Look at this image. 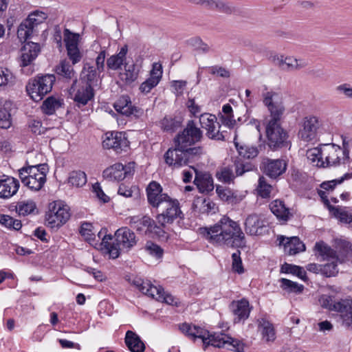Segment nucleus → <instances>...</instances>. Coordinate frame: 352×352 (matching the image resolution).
I'll list each match as a JSON object with an SVG mask.
<instances>
[{"label":"nucleus","mask_w":352,"mask_h":352,"mask_svg":"<svg viewBox=\"0 0 352 352\" xmlns=\"http://www.w3.org/2000/svg\"><path fill=\"white\" fill-rule=\"evenodd\" d=\"M56 81V78L54 74H38L29 80L25 88H52Z\"/></svg>","instance_id":"26"},{"label":"nucleus","mask_w":352,"mask_h":352,"mask_svg":"<svg viewBox=\"0 0 352 352\" xmlns=\"http://www.w3.org/2000/svg\"><path fill=\"white\" fill-rule=\"evenodd\" d=\"M116 243H110L111 235H104L102 239V244L107 250L111 258H116L120 255L121 250L128 251L136 244L135 235L127 227L118 229L115 233Z\"/></svg>","instance_id":"4"},{"label":"nucleus","mask_w":352,"mask_h":352,"mask_svg":"<svg viewBox=\"0 0 352 352\" xmlns=\"http://www.w3.org/2000/svg\"><path fill=\"white\" fill-rule=\"evenodd\" d=\"M192 171L195 173L194 183L201 192L208 193L213 190L214 184L211 175L198 173L194 168Z\"/></svg>","instance_id":"24"},{"label":"nucleus","mask_w":352,"mask_h":352,"mask_svg":"<svg viewBox=\"0 0 352 352\" xmlns=\"http://www.w3.org/2000/svg\"><path fill=\"white\" fill-rule=\"evenodd\" d=\"M105 136L102 142L104 148L113 149L116 153H120L129 146V142L123 132L110 131Z\"/></svg>","instance_id":"14"},{"label":"nucleus","mask_w":352,"mask_h":352,"mask_svg":"<svg viewBox=\"0 0 352 352\" xmlns=\"http://www.w3.org/2000/svg\"><path fill=\"white\" fill-rule=\"evenodd\" d=\"M63 36L66 49L78 47L79 34L72 32L69 29L65 28L63 31Z\"/></svg>","instance_id":"46"},{"label":"nucleus","mask_w":352,"mask_h":352,"mask_svg":"<svg viewBox=\"0 0 352 352\" xmlns=\"http://www.w3.org/2000/svg\"><path fill=\"white\" fill-rule=\"evenodd\" d=\"M40 45L37 43L28 42L22 48L21 66L25 67L32 63L40 52Z\"/></svg>","instance_id":"23"},{"label":"nucleus","mask_w":352,"mask_h":352,"mask_svg":"<svg viewBox=\"0 0 352 352\" xmlns=\"http://www.w3.org/2000/svg\"><path fill=\"white\" fill-rule=\"evenodd\" d=\"M320 305L329 310L331 311H338L340 309L342 305V300L336 302L333 298L328 295H322L319 298Z\"/></svg>","instance_id":"41"},{"label":"nucleus","mask_w":352,"mask_h":352,"mask_svg":"<svg viewBox=\"0 0 352 352\" xmlns=\"http://www.w3.org/2000/svg\"><path fill=\"white\" fill-rule=\"evenodd\" d=\"M351 177V175L345 174L343 177L340 179H333L331 181L324 182L320 184L321 188L325 190H333L337 184H341L344 179H349Z\"/></svg>","instance_id":"60"},{"label":"nucleus","mask_w":352,"mask_h":352,"mask_svg":"<svg viewBox=\"0 0 352 352\" xmlns=\"http://www.w3.org/2000/svg\"><path fill=\"white\" fill-rule=\"evenodd\" d=\"M36 209V204L32 200L22 201L17 203L16 210L19 215L27 216Z\"/></svg>","instance_id":"44"},{"label":"nucleus","mask_w":352,"mask_h":352,"mask_svg":"<svg viewBox=\"0 0 352 352\" xmlns=\"http://www.w3.org/2000/svg\"><path fill=\"white\" fill-rule=\"evenodd\" d=\"M307 157L318 167L324 166L323 144L307 150Z\"/></svg>","instance_id":"36"},{"label":"nucleus","mask_w":352,"mask_h":352,"mask_svg":"<svg viewBox=\"0 0 352 352\" xmlns=\"http://www.w3.org/2000/svg\"><path fill=\"white\" fill-rule=\"evenodd\" d=\"M314 250L322 261H327L325 264L321 265L322 274L327 277L335 276L338 273L339 258L336 252L323 241L316 243Z\"/></svg>","instance_id":"7"},{"label":"nucleus","mask_w":352,"mask_h":352,"mask_svg":"<svg viewBox=\"0 0 352 352\" xmlns=\"http://www.w3.org/2000/svg\"><path fill=\"white\" fill-rule=\"evenodd\" d=\"M129 225L131 227L138 232H142L146 228L145 232H154L158 235L161 234L162 229L157 226L155 222L148 216L140 217L134 216L129 218Z\"/></svg>","instance_id":"17"},{"label":"nucleus","mask_w":352,"mask_h":352,"mask_svg":"<svg viewBox=\"0 0 352 352\" xmlns=\"http://www.w3.org/2000/svg\"><path fill=\"white\" fill-rule=\"evenodd\" d=\"M188 43L197 52L207 53L210 51V47L199 37L192 38L188 41Z\"/></svg>","instance_id":"55"},{"label":"nucleus","mask_w":352,"mask_h":352,"mask_svg":"<svg viewBox=\"0 0 352 352\" xmlns=\"http://www.w3.org/2000/svg\"><path fill=\"white\" fill-rule=\"evenodd\" d=\"M287 164L283 160L266 159L262 163L263 173L271 178H276L286 170Z\"/></svg>","instance_id":"18"},{"label":"nucleus","mask_w":352,"mask_h":352,"mask_svg":"<svg viewBox=\"0 0 352 352\" xmlns=\"http://www.w3.org/2000/svg\"><path fill=\"white\" fill-rule=\"evenodd\" d=\"M66 50L67 56L72 60L73 65H75L76 63L80 61L82 58V54L78 47L67 48Z\"/></svg>","instance_id":"64"},{"label":"nucleus","mask_w":352,"mask_h":352,"mask_svg":"<svg viewBox=\"0 0 352 352\" xmlns=\"http://www.w3.org/2000/svg\"><path fill=\"white\" fill-rule=\"evenodd\" d=\"M272 212L279 219L287 221L291 217L292 213L284 202L281 200H275L270 205Z\"/></svg>","instance_id":"31"},{"label":"nucleus","mask_w":352,"mask_h":352,"mask_svg":"<svg viewBox=\"0 0 352 352\" xmlns=\"http://www.w3.org/2000/svg\"><path fill=\"white\" fill-rule=\"evenodd\" d=\"M264 228V221L259 214L252 213L248 215L245 219L244 229L248 234L260 235L263 233Z\"/></svg>","instance_id":"21"},{"label":"nucleus","mask_w":352,"mask_h":352,"mask_svg":"<svg viewBox=\"0 0 352 352\" xmlns=\"http://www.w3.org/2000/svg\"><path fill=\"white\" fill-rule=\"evenodd\" d=\"M248 169L245 168V165L234 162L230 164H223L218 168L215 176L217 179L225 184H230L234 182L236 176L242 175Z\"/></svg>","instance_id":"13"},{"label":"nucleus","mask_w":352,"mask_h":352,"mask_svg":"<svg viewBox=\"0 0 352 352\" xmlns=\"http://www.w3.org/2000/svg\"><path fill=\"white\" fill-rule=\"evenodd\" d=\"M43 90L44 89H25L27 94L30 96L31 99L34 102L41 101L44 96L50 92V91L52 89H45V91H43Z\"/></svg>","instance_id":"63"},{"label":"nucleus","mask_w":352,"mask_h":352,"mask_svg":"<svg viewBox=\"0 0 352 352\" xmlns=\"http://www.w3.org/2000/svg\"><path fill=\"white\" fill-rule=\"evenodd\" d=\"M234 144L239 155L245 158H254L258 154V148L256 146L248 145L239 146L237 142Z\"/></svg>","instance_id":"48"},{"label":"nucleus","mask_w":352,"mask_h":352,"mask_svg":"<svg viewBox=\"0 0 352 352\" xmlns=\"http://www.w3.org/2000/svg\"><path fill=\"white\" fill-rule=\"evenodd\" d=\"M280 282L281 283V287L289 292L301 291L302 288V285L300 287L296 283L287 278H281Z\"/></svg>","instance_id":"62"},{"label":"nucleus","mask_w":352,"mask_h":352,"mask_svg":"<svg viewBox=\"0 0 352 352\" xmlns=\"http://www.w3.org/2000/svg\"><path fill=\"white\" fill-rule=\"evenodd\" d=\"M279 244L283 245L284 252L289 255H295L305 250V244L296 236L285 237L280 236L278 238Z\"/></svg>","instance_id":"22"},{"label":"nucleus","mask_w":352,"mask_h":352,"mask_svg":"<svg viewBox=\"0 0 352 352\" xmlns=\"http://www.w3.org/2000/svg\"><path fill=\"white\" fill-rule=\"evenodd\" d=\"M146 190L148 204L157 212L156 220L160 227H165L177 218L182 217L179 201L163 192V188L158 182H150Z\"/></svg>","instance_id":"2"},{"label":"nucleus","mask_w":352,"mask_h":352,"mask_svg":"<svg viewBox=\"0 0 352 352\" xmlns=\"http://www.w3.org/2000/svg\"><path fill=\"white\" fill-rule=\"evenodd\" d=\"M94 89H77L74 100L78 107L84 106L91 100L94 96Z\"/></svg>","instance_id":"40"},{"label":"nucleus","mask_w":352,"mask_h":352,"mask_svg":"<svg viewBox=\"0 0 352 352\" xmlns=\"http://www.w3.org/2000/svg\"><path fill=\"white\" fill-rule=\"evenodd\" d=\"M62 105V100L54 96L48 97L42 104L43 111L47 115H52Z\"/></svg>","instance_id":"39"},{"label":"nucleus","mask_w":352,"mask_h":352,"mask_svg":"<svg viewBox=\"0 0 352 352\" xmlns=\"http://www.w3.org/2000/svg\"><path fill=\"white\" fill-rule=\"evenodd\" d=\"M56 73L59 76L57 81L70 80L74 76V70L71 67L69 62L64 60L60 61V64L56 67Z\"/></svg>","instance_id":"35"},{"label":"nucleus","mask_w":352,"mask_h":352,"mask_svg":"<svg viewBox=\"0 0 352 352\" xmlns=\"http://www.w3.org/2000/svg\"><path fill=\"white\" fill-rule=\"evenodd\" d=\"M343 148L334 144H323L324 166H338L345 164L349 158L347 143L345 138H342Z\"/></svg>","instance_id":"8"},{"label":"nucleus","mask_w":352,"mask_h":352,"mask_svg":"<svg viewBox=\"0 0 352 352\" xmlns=\"http://www.w3.org/2000/svg\"><path fill=\"white\" fill-rule=\"evenodd\" d=\"M126 67V65H125V72L120 74V78L126 85H130L137 79L138 74L135 72L134 65L129 66L128 69Z\"/></svg>","instance_id":"54"},{"label":"nucleus","mask_w":352,"mask_h":352,"mask_svg":"<svg viewBox=\"0 0 352 352\" xmlns=\"http://www.w3.org/2000/svg\"><path fill=\"white\" fill-rule=\"evenodd\" d=\"M230 308L234 316V323H239L248 319L251 311L250 303L248 300L245 298L232 301L230 305Z\"/></svg>","instance_id":"19"},{"label":"nucleus","mask_w":352,"mask_h":352,"mask_svg":"<svg viewBox=\"0 0 352 352\" xmlns=\"http://www.w3.org/2000/svg\"><path fill=\"white\" fill-rule=\"evenodd\" d=\"M329 212L342 223H350L352 222V214L343 209L335 206H330Z\"/></svg>","instance_id":"49"},{"label":"nucleus","mask_w":352,"mask_h":352,"mask_svg":"<svg viewBox=\"0 0 352 352\" xmlns=\"http://www.w3.org/2000/svg\"><path fill=\"white\" fill-rule=\"evenodd\" d=\"M162 74L163 69L162 64L160 63H153L149 78L141 84L140 88L155 87L162 79Z\"/></svg>","instance_id":"27"},{"label":"nucleus","mask_w":352,"mask_h":352,"mask_svg":"<svg viewBox=\"0 0 352 352\" xmlns=\"http://www.w3.org/2000/svg\"><path fill=\"white\" fill-rule=\"evenodd\" d=\"M342 306L338 311L342 325L349 330H352V300H342Z\"/></svg>","instance_id":"30"},{"label":"nucleus","mask_w":352,"mask_h":352,"mask_svg":"<svg viewBox=\"0 0 352 352\" xmlns=\"http://www.w3.org/2000/svg\"><path fill=\"white\" fill-rule=\"evenodd\" d=\"M259 328L261 331L263 338L267 342H272L275 340V331L272 324L264 318L258 320Z\"/></svg>","instance_id":"38"},{"label":"nucleus","mask_w":352,"mask_h":352,"mask_svg":"<svg viewBox=\"0 0 352 352\" xmlns=\"http://www.w3.org/2000/svg\"><path fill=\"white\" fill-rule=\"evenodd\" d=\"M70 217L69 208L60 201L49 204V210L45 215L47 224L53 228H59L65 223Z\"/></svg>","instance_id":"10"},{"label":"nucleus","mask_w":352,"mask_h":352,"mask_svg":"<svg viewBox=\"0 0 352 352\" xmlns=\"http://www.w3.org/2000/svg\"><path fill=\"white\" fill-rule=\"evenodd\" d=\"M209 73L217 77L228 78L230 77V72L226 67L214 65L208 68Z\"/></svg>","instance_id":"58"},{"label":"nucleus","mask_w":352,"mask_h":352,"mask_svg":"<svg viewBox=\"0 0 352 352\" xmlns=\"http://www.w3.org/2000/svg\"><path fill=\"white\" fill-rule=\"evenodd\" d=\"M123 164L116 163L106 169L102 173L104 179L110 181H120L124 179Z\"/></svg>","instance_id":"34"},{"label":"nucleus","mask_w":352,"mask_h":352,"mask_svg":"<svg viewBox=\"0 0 352 352\" xmlns=\"http://www.w3.org/2000/svg\"><path fill=\"white\" fill-rule=\"evenodd\" d=\"M272 190V185L269 184L264 177H260L256 188L257 194L263 198H268Z\"/></svg>","instance_id":"50"},{"label":"nucleus","mask_w":352,"mask_h":352,"mask_svg":"<svg viewBox=\"0 0 352 352\" xmlns=\"http://www.w3.org/2000/svg\"><path fill=\"white\" fill-rule=\"evenodd\" d=\"M145 250L149 254L157 258H160L163 256V250L158 245L151 241L146 243Z\"/></svg>","instance_id":"59"},{"label":"nucleus","mask_w":352,"mask_h":352,"mask_svg":"<svg viewBox=\"0 0 352 352\" xmlns=\"http://www.w3.org/2000/svg\"><path fill=\"white\" fill-rule=\"evenodd\" d=\"M80 79L86 84L85 88H94L98 86V82L99 81L96 69L89 63L85 64L80 74Z\"/></svg>","instance_id":"28"},{"label":"nucleus","mask_w":352,"mask_h":352,"mask_svg":"<svg viewBox=\"0 0 352 352\" xmlns=\"http://www.w3.org/2000/svg\"><path fill=\"white\" fill-rule=\"evenodd\" d=\"M213 10L226 14H232L237 12L236 8L231 3L224 0H217Z\"/></svg>","instance_id":"47"},{"label":"nucleus","mask_w":352,"mask_h":352,"mask_svg":"<svg viewBox=\"0 0 352 352\" xmlns=\"http://www.w3.org/2000/svg\"><path fill=\"white\" fill-rule=\"evenodd\" d=\"M183 333L191 339H201L204 347L212 345L217 348H226L228 350L241 352L243 349V344L224 333H215L210 335L209 331L196 325L183 323L179 326Z\"/></svg>","instance_id":"3"},{"label":"nucleus","mask_w":352,"mask_h":352,"mask_svg":"<svg viewBox=\"0 0 352 352\" xmlns=\"http://www.w3.org/2000/svg\"><path fill=\"white\" fill-rule=\"evenodd\" d=\"M68 183L77 188L82 187L87 183V175L80 170L72 171L69 174Z\"/></svg>","instance_id":"42"},{"label":"nucleus","mask_w":352,"mask_h":352,"mask_svg":"<svg viewBox=\"0 0 352 352\" xmlns=\"http://www.w3.org/2000/svg\"><path fill=\"white\" fill-rule=\"evenodd\" d=\"M19 187V182L14 177H8L0 179V197L9 198L16 193Z\"/></svg>","instance_id":"25"},{"label":"nucleus","mask_w":352,"mask_h":352,"mask_svg":"<svg viewBox=\"0 0 352 352\" xmlns=\"http://www.w3.org/2000/svg\"><path fill=\"white\" fill-rule=\"evenodd\" d=\"M10 106L8 102L3 107L0 106V128L8 129L12 124L11 114L8 109Z\"/></svg>","instance_id":"43"},{"label":"nucleus","mask_w":352,"mask_h":352,"mask_svg":"<svg viewBox=\"0 0 352 352\" xmlns=\"http://www.w3.org/2000/svg\"><path fill=\"white\" fill-rule=\"evenodd\" d=\"M0 223L5 227L15 230H19L22 226L20 220L6 214L0 215Z\"/></svg>","instance_id":"52"},{"label":"nucleus","mask_w":352,"mask_h":352,"mask_svg":"<svg viewBox=\"0 0 352 352\" xmlns=\"http://www.w3.org/2000/svg\"><path fill=\"white\" fill-rule=\"evenodd\" d=\"M266 135L268 146L271 148L277 149L288 146L287 133L281 127L280 124L267 123Z\"/></svg>","instance_id":"12"},{"label":"nucleus","mask_w":352,"mask_h":352,"mask_svg":"<svg viewBox=\"0 0 352 352\" xmlns=\"http://www.w3.org/2000/svg\"><path fill=\"white\" fill-rule=\"evenodd\" d=\"M240 254V251L237 250L232 254V270L239 274H241L244 272Z\"/></svg>","instance_id":"61"},{"label":"nucleus","mask_w":352,"mask_h":352,"mask_svg":"<svg viewBox=\"0 0 352 352\" xmlns=\"http://www.w3.org/2000/svg\"><path fill=\"white\" fill-rule=\"evenodd\" d=\"M128 52L127 45L121 47L120 52L111 56L107 60V66L109 69L118 70L124 65L126 60V56Z\"/></svg>","instance_id":"33"},{"label":"nucleus","mask_w":352,"mask_h":352,"mask_svg":"<svg viewBox=\"0 0 352 352\" xmlns=\"http://www.w3.org/2000/svg\"><path fill=\"white\" fill-rule=\"evenodd\" d=\"M199 122L201 128L206 130V135L209 138L217 140H224L223 132H220V125L214 115L210 113H202L199 116Z\"/></svg>","instance_id":"15"},{"label":"nucleus","mask_w":352,"mask_h":352,"mask_svg":"<svg viewBox=\"0 0 352 352\" xmlns=\"http://www.w3.org/2000/svg\"><path fill=\"white\" fill-rule=\"evenodd\" d=\"M318 128L319 121L318 118L315 116L305 117L300 124V128L298 133V138L306 142L314 140Z\"/></svg>","instance_id":"16"},{"label":"nucleus","mask_w":352,"mask_h":352,"mask_svg":"<svg viewBox=\"0 0 352 352\" xmlns=\"http://www.w3.org/2000/svg\"><path fill=\"white\" fill-rule=\"evenodd\" d=\"M216 192L219 198L229 204H235L241 200L230 188L217 186Z\"/></svg>","instance_id":"37"},{"label":"nucleus","mask_w":352,"mask_h":352,"mask_svg":"<svg viewBox=\"0 0 352 352\" xmlns=\"http://www.w3.org/2000/svg\"><path fill=\"white\" fill-rule=\"evenodd\" d=\"M161 124L164 131H173L180 126L181 122L171 117H165Z\"/></svg>","instance_id":"56"},{"label":"nucleus","mask_w":352,"mask_h":352,"mask_svg":"<svg viewBox=\"0 0 352 352\" xmlns=\"http://www.w3.org/2000/svg\"><path fill=\"white\" fill-rule=\"evenodd\" d=\"M46 164H38L23 167L19 170V177L22 184L29 189L38 191L46 182Z\"/></svg>","instance_id":"6"},{"label":"nucleus","mask_w":352,"mask_h":352,"mask_svg":"<svg viewBox=\"0 0 352 352\" xmlns=\"http://www.w3.org/2000/svg\"><path fill=\"white\" fill-rule=\"evenodd\" d=\"M269 60L280 69L288 72L299 71L308 65V62L305 59L275 53L270 55Z\"/></svg>","instance_id":"11"},{"label":"nucleus","mask_w":352,"mask_h":352,"mask_svg":"<svg viewBox=\"0 0 352 352\" xmlns=\"http://www.w3.org/2000/svg\"><path fill=\"white\" fill-rule=\"evenodd\" d=\"M268 109L270 112V119L267 123L274 122L276 124H280V120L285 112V107L283 104L271 107L268 108Z\"/></svg>","instance_id":"51"},{"label":"nucleus","mask_w":352,"mask_h":352,"mask_svg":"<svg viewBox=\"0 0 352 352\" xmlns=\"http://www.w3.org/2000/svg\"><path fill=\"white\" fill-rule=\"evenodd\" d=\"M40 25L37 23L34 14L31 12L27 19L22 21L17 30V36L21 41H26L35 32V28Z\"/></svg>","instance_id":"20"},{"label":"nucleus","mask_w":352,"mask_h":352,"mask_svg":"<svg viewBox=\"0 0 352 352\" xmlns=\"http://www.w3.org/2000/svg\"><path fill=\"white\" fill-rule=\"evenodd\" d=\"M114 108L116 111L126 116L137 114L139 112V109L132 105L131 99L128 96H122L115 102Z\"/></svg>","instance_id":"29"},{"label":"nucleus","mask_w":352,"mask_h":352,"mask_svg":"<svg viewBox=\"0 0 352 352\" xmlns=\"http://www.w3.org/2000/svg\"><path fill=\"white\" fill-rule=\"evenodd\" d=\"M15 77L8 70H0V87H12L14 85Z\"/></svg>","instance_id":"53"},{"label":"nucleus","mask_w":352,"mask_h":352,"mask_svg":"<svg viewBox=\"0 0 352 352\" xmlns=\"http://www.w3.org/2000/svg\"><path fill=\"white\" fill-rule=\"evenodd\" d=\"M336 247L341 256L346 257L352 255L351 245L349 242L344 240L337 241Z\"/></svg>","instance_id":"57"},{"label":"nucleus","mask_w":352,"mask_h":352,"mask_svg":"<svg viewBox=\"0 0 352 352\" xmlns=\"http://www.w3.org/2000/svg\"><path fill=\"white\" fill-rule=\"evenodd\" d=\"M203 153L200 146H195L192 149L186 150L174 145L164 153V157L166 164L175 168L187 166L196 160Z\"/></svg>","instance_id":"5"},{"label":"nucleus","mask_w":352,"mask_h":352,"mask_svg":"<svg viewBox=\"0 0 352 352\" xmlns=\"http://www.w3.org/2000/svg\"><path fill=\"white\" fill-rule=\"evenodd\" d=\"M202 138V131L196 126L193 120H189L186 128L174 138V145L186 150L192 149V145Z\"/></svg>","instance_id":"9"},{"label":"nucleus","mask_w":352,"mask_h":352,"mask_svg":"<svg viewBox=\"0 0 352 352\" xmlns=\"http://www.w3.org/2000/svg\"><path fill=\"white\" fill-rule=\"evenodd\" d=\"M201 233L210 243L216 245L242 248L246 243L239 224L226 217L209 228H201Z\"/></svg>","instance_id":"1"},{"label":"nucleus","mask_w":352,"mask_h":352,"mask_svg":"<svg viewBox=\"0 0 352 352\" xmlns=\"http://www.w3.org/2000/svg\"><path fill=\"white\" fill-rule=\"evenodd\" d=\"M263 102L268 108L282 104V96L274 91H267L263 94Z\"/></svg>","instance_id":"45"},{"label":"nucleus","mask_w":352,"mask_h":352,"mask_svg":"<svg viewBox=\"0 0 352 352\" xmlns=\"http://www.w3.org/2000/svg\"><path fill=\"white\" fill-rule=\"evenodd\" d=\"M125 343L131 352H144L145 345L135 333L128 331L126 333Z\"/></svg>","instance_id":"32"}]
</instances>
